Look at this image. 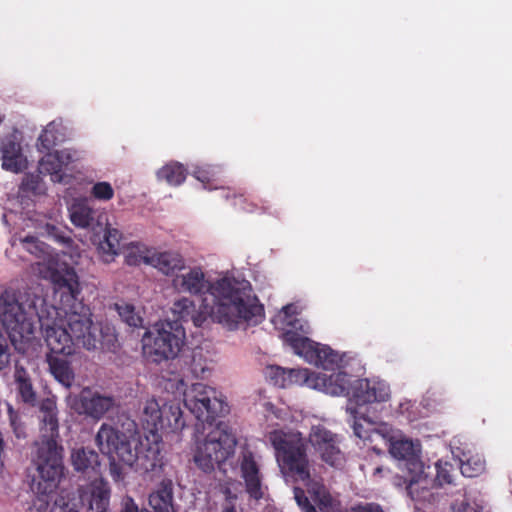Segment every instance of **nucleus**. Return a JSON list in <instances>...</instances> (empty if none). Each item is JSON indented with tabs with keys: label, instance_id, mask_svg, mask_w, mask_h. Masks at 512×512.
<instances>
[{
	"label": "nucleus",
	"instance_id": "obj_5",
	"mask_svg": "<svg viewBox=\"0 0 512 512\" xmlns=\"http://www.w3.org/2000/svg\"><path fill=\"white\" fill-rule=\"evenodd\" d=\"M40 443L35 464L38 477L33 479L37 493L49 495L58 486L63 474L62 447L58 445L59 419L55 398L42 399L38 410Z\"/></svg>",
	"mask_w": 512,
	"mask_h": 512
},
{
	"label": "nucleus",
	"instance_id": "obj_16",
	"mask_svg": "<svg viewBox=\"0 0 512 512\" xmlns=\"http://www.w3.org/2000/svg\"><path fill=\"white\" fill-rule=\"evenodd\" d=\"M212 302L209 303L208 298H204L201 308L196 309L195 302L187 297H181L173 303L171 308L175 317V321L192 322L195 327H202L207 318L210 317V308Z\"/></svg>",
	"mask_w": 512,
	"mask_h": 512
},
{
	"label": "nucleus",
	"instance_id": "obj_6",
	"mask_svg": "<svg viewBox=\"0 0 512 512\" xmlns=\"http://www.w3.org/2000/svg\"><path fill=\"white\" fill-rule=\"evenodd\" d=\"M389 453L395 459L405 462L407 471L413 472V478L408 485V495L413 501L432 503L434 494L429 485L431 480L424 473V464L420 459V451L408 439L396 438L386 429L382 435Z\"/></svg>",
	"mask_w": 512,
	"mask_h": 512
},
{
	"label": "nucleus",
	"instance_id": "obj_8",
	"mask_svg": "<svg viewBox=\"0 0 512 512\" xmlns=\"http://www.w3.org/2000/svg\"><path fill=\"white\" fill-rule=\"evenodd\" d=\"M184 405L201 423L212 425L218 417L229 413L228 404L216 389L194 383L184 392Z\"/></svg>",
	"mask_w": 512,
	"mask_h": 512
},
{
	"label": "nucleus",
	"instance_id": "obj_44",
	"mask_svg": "<svg viewBox=\"0 0 512 512\" xmlns=\"http://www.w3.org/2000/svg\"><path fill=\"white\" fill-rule=\"evenodd\" d=\"M349 512H385L382 506L375 502H361L352 505Z\"/></svg>",
	"mask_w": 512,
	"mask_h": 512
},
{
	"label": "nucleus",
	"instance_id": "obj_33",
	"mask_svg": "<svg viewBox=\"0 0 512 512\" xmlns=\"http://www.w3.org/2000/svg\"><path fill=\"white\" fill-rule=\"evenodd\" d=\"M186 175L185 167L178 162L168 163L157 172L158 178L166 181L171 186L182 184L186 179Z\"/></svg>",
	"mask_w": 512,
	"mask_h": 512
},
{
	"label": "nucleus",
	"instance_id": "obj_30",
	"mask_svg": "<svg viewBox=\"0 0 512 512\" xmlns=\"http://www.w3.org/2000/svg\"><path fill=\"white\" fill-rule=\"evenodd\" d=\"M184 363L186 371L194 378L204 379L210 374L211 361L201 347L194 348L190 357Z\"/></svg>",
	"mask_w": 512,
	"mask_h": 512
},
{
	"label": "nucleus",
	"instance_id": "obj_7",
	"mask_svg": "<svg viewBox=\"0 0 512 512\" xmlns=\"http://www.w3.org/2000/svg\"><path fill=\"white\" fill-rule=\"evenodd\" d=\"M269 440L276 451L277 461L283 474L295 482H302L308 486L310 470L304 440L281 430L270 432Z\"/></svg>",
	"mask_w": 512,
	"mask_h": 512
},
{
	"label": "nucleus",
	"instance_id": "obj_24",
	"mask_svg": "<svg viewBox=\"0 0 512 512\" xmlns=\"http://www.w3.org/2000/svg\"><path fill=\"white\" fill-rule=\"evenodd\" d=\"M47 363L49 370L54 378L65 388H70L75 380V373L71 366V362L60 355H47Z\"/></svg>",
	"mask_w": 512,
	"mask_h": 512
},
{
	"label": "nucleus",
	"instance_id": "obj_27",
	"mask_svg": "<svg viewBox=\"0 0 512 512\" xmlns=\"http://www.w3.org/2000/svg\"><path fill=\"white\" fill-rule=\"evenodd\" d=\"M66 128L61 120H53L44 128L38 138L41 151H50L53 147L65 141Z\"/></svg>",
	"mask_w": 512,
	"mask_h": 512
},
{
	"label": "nucleus",
	"instance_id": "obj_37",
	"mask_svg": "<svg viewBox=\"0 0 512 512\" xmlns=\"http://www.w3.org/2000/svg\"><path fill=\"white\" fill-rule=\"evenodd\" d=\"M265 374L275 386L287 387V369L280 366H268Z\"/></svg>",
	"mask_w": 512,
	"mask_h": 512
},
{
	"label": "nucleus",
	"instance_id": "obj_12",
	"mask_svg": "<svg viewBox=\"0 0 512 512\" xmlns=\"http://www.w3.org/2000/svg\"><path fill=\"white\" fill-rule=\"evenodd\" d=\"M347 377V389L343 395L351 397L357 405L384 402L389 398L390 389L384 381L356 379L351 382L350 375L347 374Z\"/></svg>",
	"mask_w": 512,
	"mask_h": 512
},
{
	"label": "nucleus",
	"instance_id": "obj_28",
	"mask_svg": "<svg viewBox=\"0 0 512 512\" xmlns=\"http://www.w3.org/2000/svg\"><path fill=\"white\" fill-rule=\"evenodd\" d=\"M121 240L122 233L118 229L112 228L109 225L105 227L103 240L98 245V251L104 262H111L114 256L119 253Z\"/></svg>",
	"mask_w": 512,
	"mask_h": 512
},
{
	"label": "nucleus",
	"instance_id": "obj_52",
	"mask_svg": "<svg viewBox=\"0 0 512 512\" xmlns=\"http://www.w3.org/2000/svg\"><path fill=\"white\" fill-rule=\"evenodd\" d=\"M292 326L296 329H300L303 333H307V330L304 329L303 325L300 323V320H295L292 323Z\"/></svg>",
	"mask_w": 512,
	"mask_h": 512
},
{
	"label": "nucleus",
	"instance_id": "obj_40",
	"mask_svg": "<svg viewBox=\"0 0 512 512\" xmlns=\"http://www.w3.org/2000/svg\"><path fill=\"white\" fill-rule=\"evenodd\" d=\"M294 498L299 505V507L304 512H316L315 507L311 504L310 500L305 494V491L302 488L295 487L294 488Z\"/></svg>",
	"mask_w": 512,
	"mask_h": 512
},
{
	"label": "nucleus",
	"instance_id": "obj_29",
	"mask_svg": "<svg viewBox=\"0 0 512 512\" xmlns=\"http://www.w3.org/2000/svg\"><path fill=\"white\" fill-rule=\"evenodd\" d=\"M162 432H177L185 427L183 412L180 403L177 401H168L162 404Z\"/></svg>",
	"mask_w": 512,
	"mask_h": 512
},
{
	"label": "nucleus",
	"instance_id": "obj_53",
	"mask_svg": "<svg viewBox=\"0 0 512 512\" xmlns=\"http://www.w3.org/2000/svg\"><path fill=\"white\" fill-rule=\"evenodd\" d=\"M244 201L242 196H233V204L237 205L238 203H242Z\"/></svg>",
	"mask_w": 512,
	"mask_h": 512
},
{
	"label": "nucleus",
	"instance_id": "obj_36",
	"mask_svg": "<svg viewBox=\"0 0 512 512\" xmlns=\"http://www.w3.org/2000/svg\"><path fill=\"white\" fill-rule=\"evenodd\" d=\"M454 467L449 462L438 461L436 463V477L433 486L441 487L444 484H452Z\"/></svg>",
	"mask_w": 512,
	"mask_h": 512
},
{
	"label": "nucleus",
	"instance_id": "obj_54",
	"mask_svg": "<svg viewBox=\"0 0 512 512\" xmlns=\"http://www.w3.org/2000/svg\"><path fill=\"white\" fill-rule=\"evenodd\" d=\"M383 467L382 466H378L374 469V472H373V475L376 476V475H381L382 472H383Z\"/></svg>",
	"mask_w": 512,
	"mask_h": 512
},
{
	"label": "nucleus",
	"instance_id": "obj_34",
	"mask_svg": "<svg viewBox=\"0 0 512 512\" xmlns=\"http://www.w3.org/2000/svg\"><path fill=\"white\" fill-rule=\"evenodd\" d=\"M114 308L117 311L121 320L128 326L133 328H138L142 326L143 319L139 315V313L136 312L134 305L121 301L115 303Z\"/></svg>",
	"mask_w": 512,
	"mask_h": 512
},
{
	"label": "nucleus",
	"instance_id": "obj_15",
	"mask_svg": "<svg viewBox=\"0 0 512 512\" xmlns=\"http://www.w3.org/2000/svg\"><path fill=\"white\" fill-rule=\"evenodd\" d=\"M110 487L103 479H95L79 490V502L86 512H110Z\"/></svg>",
	"mask_w": 512,
	"mask_h": 512
},
{
	"label": "nucleus",
	"instance_id": "obj_55",
	"mask_svg": "<svg viewBox=\"0 0 512 512\" xmlns=\"http://www.w3.org/2000/svg\"><path fill=\"white\" fill-rule=\"evenodd\" d=\"M222 512H236V511L233 507H229V508L224 509Z\"/></svg>",
	"mask_w": 512,
	"mask_h": 512
},
{
	"label": "nucleus",
	"instance_id": "obj_42",
	"mask_svg": "<svg viewBox=\"0 0 512 512\" xmlns=\"http://www.w3.org/2000/svg\"><path fill=\"white\" fill-rule=\"evenodd\" d=\"M461 473L465 477H476L484 470V464L482 462H475V465H471V461L467 460L461 465Z\"/></svg>",
	"mask_w": 512,
	"mask_h": 512
},
{
	"label": "nucleus",
	"instance_id": "obj_49",
	"mask_svg": "<svg viewBox=\"0 0 512 512\" xmlns=\"http://www.w3.org/2000/svg\"><path fill=\"white\" fill-rule=\"evenodd\" d=\"M408 474V477L395 475L393 477V484L397 487H405V489L408 491V485L413 478V472L408 471Z\"/></svg>",
	"mask_w": 512,
	"mask_h": 512
},
{
	"label": "nucleus",
	"instance_id": "obj_43",
	"mask_svg": "<svg viewBox=\"0 0 512 512\" xmlns=\"http://www.w3.org/2000/svg\"><path fill=\"white\" fill-rule=\"evenodd\" d=\"M193 175L198 181L205 185L209 184L213 180L215 172L210 166L196 167Z\"/></svg>",
	"mask_w": 512,
	"mask_h": 512
},
{
	"label": "nucleus",
	"instance_id": "obj_45",
	"mask_svg": "<svg viewBox=\"0 0 512 512\" xmlns=\"http://www.w3.org/2000/svg\"><path fill=\"white\" fill-rule=\"evenodd\" d=\"M50 512H79L75 503H65L63 499L56 500Z\"/></svg>",
	"mask_w": 512,
	"mask_h": 512
},
{
	"label": "nucleus",
	"instance_id": "obj_2",
	"mask_svg": "<svg viewBox=\"0 0 512 512\" xmlns=\"http://www.w3.org/2000/svg\"><path fill=\"white\" fill-rule=\"evenodd\" d=\"M172 286L178 292L194 296L208 292L212 297L210 318L229 330H236L244 323L255 326L264 318V306L248 281L222 278L211 284L202 267L194 266L176 275Z\"/></svg>",
	"mask_w": 512,
	"mask_h": 512
},
{
	"label": "nucleus",
	"instance_id": "obj_46",
	"mask_svg": "<svg viewBox=\"0 0 512 512\" xmlns=\"http://www.w3.org/2000/svg\"><path fill=\"white\" fill-rule=\"evenodd\" d=\"M22 243L24 249L30 253H37L38 251H42L40 248L41 243L37 241V239L33 236H27Z\"/></svg>",
	"mask_w": 512,
	"mask_h": 512
},
{
	"label": "nucleus",
	"instance_id": "obj_20",
	"mask_svg": "<svg viewBox=\"0 0 512 512\" xmlns=\"http://www.w3.org/2000/svg\"><path fill=\"white\" fill-rule=\"evenodd\" d=\"M71 463L77 472L88 477L100 474L99 454L87 447L73 449L71 452Z\"/></svg>",
	"mask_w": 512,
	"mask_h": 512
},
{
	"label": "nucleus",
	"instance_id": "obj_3",
	"mask_svg": "<svg viewBox=\"0 0 512 512\" xmlns=\"http://www.w3.org/2000/svg\"><path fill=\"white\" fill-rule=\"evenodd\" d=\"M52 280L55 296L59 297L61 305L58 311L66 318V328L75 346L94 350L99 344L102 349L114 351L117 346L114 329L109 326L102 327L98 338L91 310L78 298L81 290L76 272L71 268L63 272L57 271L52 275Z\"/></svg>",
	"mask_w": 512,
	"mask_h": 512
},
{
	"label": "nucleus",
	"instance_id": "obj_47",
	"mask_svg": "<svg viewBox=\"0 0 512 512\" xmlns=\"http://www.w3.org/2000/svg\"><path fill=\"white\" fill-rule=\"evenodd\" d=\"M10 424L17 438L25 437V429L17 415H10Z\"/></svg>",
	"mask_w": 512,
	"mask_h": 512
},
{
	"label": "nucleus",
	"instance_id": "obj_4",
	"mask_svg": "<svg viewBox=\"0 0 512 512\" xmlns=\"http://www.w3.org/2000/svg\"><path fill=\"white\" fill-rule=\"evenodd\" d=\"M96 443L103 454L117 458L139 473L158 472L163 466L162 442L159 435L141 440L136 433L126 434L102 424Z\"/></svg>",
	"mask_w": 512,
	"mask_h": 512
},
{
	"label": "nucleus",
	"instance_id": "obj_10",
	"mask_svg": "<svg viewBox=\"0 0 512 512\" xmlns=\"http://www.w3.org/2000/svg\"><path fill=\"white\" fill-rule=\"evenodd\" d=\"M236 443L235 436L221 428L219 423L198 446L194 461L204 472H211L216 465L225 462L234 453Z\"/></svg>",
	"mask_w": 512,
	"mask_h": 512
},
{
	"label": "nucleus",
	"instance_id": "obj_22",
	"mask_svg": "<svg viewBox=\"0 0 512 512\" xmlns=\"http://www.w3.org/2000/svg\"><path fill=\"white\" fill-rule=\"evenodd\" d=\"M2 167L14 173L22 172L27 168V159L22 153L20 143L7 138L1 145Z\"/></svg>",
	"mask_w": 512,
	"mask_h": 512
},
{
	"label": "nucleus",
	"instance_id": "obj_23",
	"mask_svg": "<svg viewBox=\"0 0 512 512\" xmlns=\"http://www.w3.org/2000/svg\"><path fill=\"white\" fill-rule=\"evenodd\" d=\"M148 503L153 512H174L172 481L162 480L157 489L149 495Z\"/></svg>",
	"mask_w": 512,
	"mask_h": 512
},
{
	"label": "nucleus",
	"instance_id": "obj_25",
	"mask_svg": "<svg viewBox=\"0 0 512 512\" xmlns=\"http://www.w3.org/2000/svg\"><path fill=\"white\" fill-rule=\"evenodd\" d=\"M162 404L152 398L146 401L141 416L143 428L152 436L158 435L163 429Z\"/></svg>",
	"mask_w": 512,
	"mask_h": 512
},
{
	"label": "nucleus",
	"instance_id": "obj_19",
	"mask_svg": "<svg viewBox=\"0 0 512 512\" xmlns=\"http://www.w3.org/2000/svg\"><path fill=\"white\" fill-rule=\"evenodd\" d=\"M72 161L71 154L66 150H55L47 153L39 161V172L51 176L53 182H62L63 168Z\"/></svg>",
	"mask_w": 512,
	"mask_h": 512
},
{
	"label": "nucleus",
	"instance_id": "obj_18",
	"mask_svg": "<svg viewBox=\"0 0 512 512\" xmlns=\"http://www.w3.org/2000/svg\"><path fill=\"white\" fill-rule=\"evenodd\" d=\"M282 339L293 349L295 354L303 357L308 363L315 365L319 361V350L322 346L319 343L292 330H286L282 334Z\"/></svg>",
	"mask_w": 512,
	"mask_h": 512
},
{
	"label": "nucleus",
	"instance_id": "obj_51",
	"mask_svg": "<svg viewBox=\"0 0 512 512\" xmlns=\"http://www.w3.org/2000/svg\"><path fill=\"white\" fill-rule=\"evenodd\" d=\"M112 459H113V462H111V465H110V472H111V475L112 477L114 478V480H119L121 479V470L120 468L114 463V460H115V455L112 457L110 456Z\"/></svg>",
	"mask_w": 512,
	"mask_h": 512
},
{
	"label": "nucleus",
	"instance_id": "obj_50",
	"mask_svg": "<svg viewBox=\"0 0 512 512\" xmlns=\"http://www.w3.org/2000/svg\"><path fill=\"white\" fill-rule=\"evenodd\" d=\"M47 229H48V232L49 234L53 235L56 240L60 243H63V244H70L72 242V239L68 236H65L63 234H58L57 233V228L55 226H47Z\"/></svg>",
	"mask_w": 512,
	"mask_h": 512
},
{
	"label": "nucleus",
	"instance_id": "obj_14",
	"mask_svg": "<svg viewBox=\"0 0 512 512\" xmlns=\"http://www.w3.org/2000/svg\"><path fill=\"white\" fill-rule=\"evenodd\" d=\"M309 440L324 462L333 467L343 463V454L337 446L336 436L331 431L324 427H314Z\"/></svg>",
	"mask_w": 512,
	"mask_h": 512
},
{
	"label": "nucleus",
	"instance_id": "obj_39",
	"mask_svg": "<svg viewBox=\"0 0 512 512\" xmlns=\"http://www.w3.org/2000/svg\"><path fill=\"white\" fill-rule=\"evenodd\" d=\"M352 427H353L355 436H357L358 438H360L364 441H366V440L372 441L373 437H378V436L382 437V435L386 429V428H384V429L370 430V428H364L363 424L356 417L354 419Z\"/></svg>",
	"mask_w": 512,
	"mask_h": 512
},
{
	"label": "nucleus",
	"instance_id": "obj_9",
	"mask_svg": "<svg viewBox=\"0 0 512 512\" xmlns=\"http://www.w3.org/2000/svg\"><path fill=\"white\" fill-rule=\"evenodd\" d=\"M172 323L156 324L142 337V355L148 363L160 364L174 359L181 350L183 338L173 332Z\"/></svg>",
	"mask_w": 512,
	"mask_h": 512
},
{
	"label": "nucleus",
	"instance_id": "obj_56",
	"mask_svg": "<svg viewBox=\"0 0 512 512\" xmlns=\"http://www.w3.org/2000/svg\"><path fill=\"white\" fill-rule=\"evenodd\" d=\"M23 185H24V186H27V187H28V189H30V190H34V188H35L34 186L29 187V183H28V182L23 183Z\"/></svg>",
	"mask_w": 512,
	"mask_h": 512
},
{
	"label": "nucleus",
	"instance_id": "obj_41",
	"mask_svg": "<svg viewBox=\"0 0 512 512\" xmlns=\"http://www.w3.org/2000/svg\"><path fill=\"white\" fill-rule=\"evenodd\" d=\"M11 352L6 339L0 338V371L5 370L10 366Z\"/></svg>",
	"mask_w": 512,
	"mask_h": 512
},
{
	"label": "nucleus",
	"instance_id": "obj_11",
	"mask_svg": "<svg viewBox=\"0 0 512 512\" xmlns=\"http://www.w3.org/2000/svg\"><path fill=\"white\" fill-rule=\"evenodd\" d=\"M294 384L340 396L347 389L348 377L345 372L327 375L307 368L287 369V387Z\"/></svg>",
	"mask_w": 512,
	"mask_h": 512
},
{
	"label": "nucleus",
	"instance_id": "obj_48",
	"mask_svg": "<svg viewBox=\"0 0 512 512\" xmlns=\"http://www.w3.org/2000/svg\"><path fill=\"white\" fill-rule=\"evenodd\" d=\"M120 512H139V509L134 500L126 496L122 499Z\"/></svg>",
	"mask_w": 512,
	"mask_h": 512
},
{
	"label": "nucleus",
	"instance_id": "obj_26",
	"mask_svg": "<svg viewBox=\"0 0 512 512\" xmlns=\"http://www.w3.org/2000/svg\"><path fill=\"white\" fill-rule=\"evenodd\" d=\"M15 386L19 399L31 406H36L37 403V393L33 387L32 380L27 372V370L23 367L16 366L15 373Z\"/></svg>",
	"mask_w": 512,
	"mask_h": 512
},
{
	"label": "nucleus",
	"instance_id": "obj_38",
	"mask_svg": "<svg viewBox=\"0 0 512 512\" xmlns=\"http://www.w3.org/2000/svg\"><path fill=\"white\" fill-rule=\"evenodd\" d=\"M91 195L99 201H109L114 197V189L109 182H97L91 188Z\"/></svg>",
	"mask_w": 512,
	"mask_h": 512
},
{
	"label": "nucleus",
	"instance_id": "obj_17",
	"mask_svg": "<svg viewBox=\"0 0 512 512\" xmlns=\"http://www.w3.org/2000/svg\"><path fill=\"white\" fill-rule=\"evenodd\" d=\"M241 477L245 483V489L250 498L260 500L264 496L262 476L259 465L255 461L252 452L243 453L240 462Z\"/></svg>",
	"mask_w": 512,
	"mask_h": 512
},
{
	"label": "nucleus",
	"instance_id": "obj_31",
	"mask_svg": "<svg viewBox=\"0 0 512 512\" xmlns=\"http://www.w3.org/2000/svg\"><path fill=\"white\" fill-rule=\"evenodd\" d=\"M155 248H149L139 242H132L126 248L125 261L128 265L138 266L142 263L152 266Z\"/></svg>",
	"mask_w": 512,
	"mask_h": 512
},
{
	"label": "nucleus",
	"instance_id": "obj_35",
	"mask_svg": "<svg viewBox=\"0 0 512 512\" xmlns=\"http://www.w3.org/2000/svg\"><path fill=\"white\" fill-rule=\"evenodd\" d=\"M319 352L320 359L315 365L325 370H333L342 361L339 354L333 351L329 346L322 345Z\"/></svg>",
	"mask_w": 512,
	"mask_h": 512
},
{
	"label": "nucleus",
	"instance_id": "obj_1",
	"mask_svg": "<svg viewBox=\"0 0 512 512\" xmlns=\"http://www.w3.org/2000/svg\"><path fill=\"white\" fill-rule=\"evenodd\" d=\"M0 321L16 350H21L18 343L31 340L39 327L50 354L70 356L75 353V344L63 325L58 307L47 305L43 297L34 293H2Z\"/></svg>",
	"mask_w": 512,
	"mask_h": 512
},
{
	"label": "nucleus",
	"instance_id": "obj_21",
	"mask_svg": "<svg viewBox=\"0 0 512 512\" xmlns=\"http://www.w3.org/2000/svg\"><path fill=\"white\" fill-rule=\"evenodd\" d=\"M151 262L152 267L156 268L163 275L173 278L186 268V261L183 255L174 250L163 252L155 250L154 259Z\"/></svg>",
	"mask_w": 512,
	"mask_h": 512
},
{
	"label": "nucleus",
	"instance_id": "obj_32",
	"mask_svg": "<svg viewBox=\"0 0 512 512\" xmlns=\"http://www.w3.org/2000/svg\"><path fill=\"white\" fill-rule=\"evenodd\" d=\"M95 211L84 201L73 203L70 208V220L79 228H93Z\"/></svg>",
	"mask_w": 512,
	"mask_h": 512
},
{
	"label": "nucleus",
	"instance_id": "obj_13",
	"mask_svg": "<svg viewBox=\"0 0 512 512\" xmlns=\"http://www.w3.org/2000/svg\"><path fill=\"white\" fill-rule=\"evenodd\" d=\"M70 406L78 414H84L93 419H101L115 405L112 396L92 393L89 389H83L79 396H69Z\"/></svg>",
	"mask_w": 512,
	"mask_h": 512
}]
</instances>
